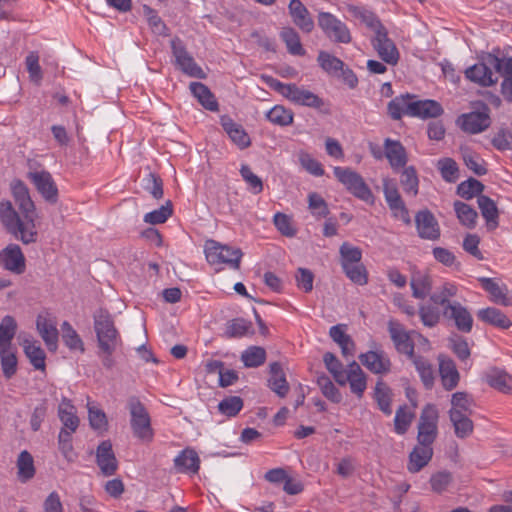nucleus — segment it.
Masks as SVG:
<instances>
[{
  "mask_svg": "<svg viewBox=\"0 0 512 512\" xmlns=\"http://www.w3.org/2000/svg\"><path fill=\"white\" fill-rule=\"evenodd\" d=\"M18 213L10 201L0 202V221L6 231L15 239L28 245L35 243L38 232L35 224V205L30 197L28 187L20 180L11 185Z\"/></svg>",
  "mask_w": 512,
  "mask_h": 512,
  "instance_id": "1",
  "label": "nucleus"
},
{
  "mask_svg": "<svg viewBox=\"0 0 512 512\" xmlns=\"http://www.w3.org/2000/svg\"><path fill=\"white\" fill-rule=\"evenodd\" d=\"M94 331L98 343V356L106 369H111L115 361L113 353L122 345L120 334L115 327L112 315L106 309H98L93 314Z\"/></svg>",
  "mask_w": 512,
  "mask_h": 512,
  "instance_id": "2",
  "label": "nucleus"
},
{
  "mask_svg": "<svg viewBox=\"0 0 512 512\" xmlns=\"http://www.w3.org/2000/svg\"><path fill=\"white\" fill-rule=\"evenodd\" d=\"M127 407L130 413V424L133 435L143 443H150L154 439V430L151 418L144 404L137 397L128 399Z\"/></svg>",
  "mask_w": 512,
  "mask_h": 512,
  "instance_id": "3",
  "label": "nucleus"
},
{
  "mask_svg": "<svg viewBox=\"0 0 512 512\" xmlns=\"http://www.w3.org/2000/svg\"><path fill=\"white\" fill-rule=\"evenodd\" d=\"M270 86L289 101L297 105L315 109H320L324 105V101L318 95L304 87H299L294 83L286 84L276 79H272Z\"/></svg>",
  "mask_w": 512,
  "mask_h": 512,
  "instance_id": "4",
  "label": "nucleus"
},
{
  "mask_svg": "<svg viewBox=\"0 0 512 512\" xmlns=\"http://www.w3.org/2000/svg\"><path fill=\"white\" fill-rule=\"evenodd\" d=\"M317 24L325 37L335 44H349L352 34L345 22L330 12L320 11L317 15Z\"/></svg>",
  "mask_w": 512,
  "mask_h": 512,
  "instance_id": "5",
  "label": "nucleus"
},
{
  "mask_svg": "<svg viewBox=\"0 0 512 512\" xmlns=\"http://www.w3.org/2000/svg\"><path fill=\"white\" fill-rule=\"evenodd\" d=\"M205 256L212 264H226L232 269H239L243 253L239 248L222 245L215 240H208L205 244Z\"/></svg>",
  "mask_w": 512,
  "mask_h": 512,
  "instance_id": "6",
  "label": "nucleus"
},
{
  "mask_svg": "<svg viewBox=\"0 0 512 512\" xmlns=\"http://www.w3.org/2000/svg\"><path fill=\"white\" fill-rule=\"evenodd\" d=\"M333 173L337 180L355 197L365 202H373L372 191L359 173L344 167H334Z\"/></svg>",
  "mask_w": 512,
  "mask_h": 512,
  "instance_id": "7",
  "label": "nucleus"
},
{
  "mask_svg": "<svg viewBox=\"0 0 512 512\" xmlns=\"http://www.w3.org/2000/svg\"><path fill=\"white\" fill-rule=\"evenodd\" d=\"M439 413L435 405H426L419 417L417 442L433 445L438 436Z\"/></svg>",
  "mask_w": 512,
  "mask_h": 512,
  "instance_id": "8",
  "label": "nucleus"
},
{
  "mask_svg": "<svg viewBox=\"0 0 512 512\" xmlns=\"http://www.w3.org/2000/svg\"><path fill=\"white\" fill-rule=\"evenodd\" d=\"M171 49L176 65L184 74L199 79L206 78L203 69L195 62L179 38L171 40Z\"/></svg>",
  "mask_w": 512,
  "mask_h": 512,
  "instance_id": "9",
  "label": "nucleus"
},
{
  "mask_svg": "<svg viewBox=\"0 0 512 512\" xmlns=\"http://www.w3.org/2000/svg\"><path fill=\"white\" fill-rule=\"evenodd\" d=\"M456 124L466 133H481L491 125L490 109L483 105L482 111L464 113L457 118Z\"/></svg>",
  "mask_w": 512,
  "mask_h": 512,
  "instance_id": "10",
  "label": "nucleus"
},
{
  "mask_svg": "<svg viewBox=\"0 0 512 512\" xmlns=\"http://www.w3.org/2000/svg\"><path fill=\"white\" fill-rule=\"evenodd\" d=\"M387 326L396 351L406 355L408 358L413 357L415 345L411 338L412 332L407 331L399 321L394 319L389 320Z\"/></svg>",
  "mask_w": 512,
  "mask_h": 512,
  "instance_id": "11",
  "label": "nucleus"
},
{
  "mask_svg": "<svg viewBox=\"0 0 512 512\" xmlns=\"http://www.w3.org/2000/svg\"><path fill=\"white\" fill-rule=\"evenodd\" d=\"M27 176L47 202L52 204L57 202L58 188L52 175L48 171H31Z\"/></svg>",
  "mask_w": 512,
  "mask_h": 512,
  "instance_id": "12",
  "label": "nucleus"
},
{
  "mask_svg": "<svg viewBox=\"0 0 512 512\" xmlns=\"http://www.w3.org/2000/svg\"><path fill=\"white\" fill-rule=\"evenodd\" d=\"M36 328L50 351L58 347L57 321L49 312L40 313L36 319Z\"/></svg>",
  "mask_w": 512,
  "mask_h": 512,
  "instance_id": "13",
  "label": "nucleus"
},
{
  "mask_svg": "<svg viewBox=\"0 0 512 512\" xmlns=\"http://www.w3.org/2000/svg\"><path fill=\"white\" fill-rule=\"evenodd\" d=\"M343 378V382L338 384L345 386L348 383L350 391L356 395L357 398H362L367 388V375L356 361H352L347 365Z\"/></svg>",
  "mask_w": 512,
  "mask_h": 512,
  "instance_id": "14",
  "label": "nucleus"
},
{
  "mask_svg": "<svg viewBox=\"0 0 512 512\" xmlns=\"http://www.w3.org/2000/svg\"><path fill=\"white\" fill-rule=\"evenodd\" d=\"M0 264L14 274H22L26 269L24 254L17 244H9L0 252Z\"/></svg>",
  "mask_w": 512,
  "mask_h": 512,
  "instance_id": "15",
  "label": "nucleus"
},
{
  "mask_svg": "<svg viewBox=\"0 0 512 512\" xmlns=\"http://www.w3.org/2000/svg\"><path fill=\"white\" fill-rule=\"evenodd\" d=\"M373 46L379 57L390 65H396L399 60V52L391 39L388 38L386 28L375 34Z\"/></svg>",
  "mask_w": 512,
  "mask_h": 512,
  "instance_id": "16",
  "label": "nucleus"
},
{
  "mask_svg": "<svg viewBox=\"0 0 512 512\" xmlns=\"http://www.w3.org/2000/svg\"><path fill=\"white\" fill-rule=\"evenodd\" d=\"M443 315L454 320V323L459 331L469 333L472 330L473 318L470 312L461 303L454 301L448 303L443 309Z\"/></svg>",
  "mask_w": 512,
  "mask_h": 512,
  "instance_id": "17",
  "label": "nucleus"
},
{
  "mask_svg": "<svg viewBox=\"0 0 512 512\" xmlns=\"http://www.w3.org/2000/svg\"><path fill=\"white\" fill-rule=\"evenodd\" d=\"M419 237L427 240H437L440 237V227L435 216L429 210L419 211L415 216Z\"/></svg>",
  "mask_w": 512,
  "mask_h": 512,
  "instance_id": "18",
  "label": "nucleus"
},
{
  "mask_svg": "<svg viewBox=\"0 0 512 512\" xmlns=\"http://www.w3.org/2000/svg\"><path fill=\"white\" fill-rule=\"evenodd\" d=\"M96 463L104 476H112L118 468V461L110 441H102L96 451Z\"/></svg>",
  "mask_w": 512,
  "mask_h": 512,
  "instance_id": "19",
  "label": "nucleus"
},
{
  "mask_svg": "<svg viewBox=\"0 0 512 512\" xmlns=\"http://www.w3.org/2000/svg\"><path fill=\"white\" fill-rule=\"evenodd\" d=\"M408 116L419 117L422 119L436 118L443 113V108L435 100H414L410 99V103L407 106Z\"/></svg>",
  "mask_w": 512,
  "mask_h": 512,
  "instance_id": "20",
  "label": "nucleus"
},
{
  "mask_svg": "<svg viewBox=\"0 0 512 512\" xmlns=\"http://www.w3.org/2000/svg\"><path fill=\"white\" fill-rule=\"evenodd\" d=\"M359 360L373 374H386L391 370V361L384 351H368L359 355Z\"/></svg>",
  "mask_w": 512,
  "mask_h": 512,
  "instance_id": "21",
  "label": "nucleus"
},
{
  "mask_svg": "<svg viewBox=\"0 0 512 512\" xmlns=\"http://www.w3.org/2000/svg\"><path fill=\"white\" fill-rule=\"evenodd\" d=\"M433 447L428 444H419L413 448L409 454V461L407 469L411 473H417L421 471L433 457Z\"/></svg>",
  "mask_w": 512,
  "mask_h": 512,
  "instance_id": "22",
  "label": "nucleus"
},
{
  "mask_svg": "<svg viewBox=\"0 0 512 512\" xmlns=\"http://www.w3.org/2000/svg\"><path fill=\"white\" fill-rule=\"evenodd\" d=\"M289 14L293 23L303 32L310 33L314 29V21L310 16L308 9L300 0H291L289 5Z\"/></svg>",
  "mask_w": 512,
  "mask_h": 512,
  "instance_id": "23",
  "label": "nucleus"
},
{
  "mask_svg": "<svg viewBox=\"0 0 512 512\" xmlns=\"http://www.w3.org/2000/svg\"><path fill=\"white\" fill-rule=\"evenodd\" d=\"M438 360L442 385L446 390L450 391L458 385L460 380L456 364L451 358L444 355H440Z\"/></svg>",
  "mask_w": 512,
  "mask_h": 512,
  "instance_id": "24",
  "label": "nucleus"
},
{
  "mask_svg": "<svg viewBox=\"0 0 512 512\" xmlns=\"http://www.w3.org/2000/svg\"><path fill=\"white\" fill-rule=\"evenodd\" d=\"M482 288L490 294L491 301L502 306H510L512 298L508 296V288L505 284L499 285L494 279L487 277L478 278Z\"/></svg>",
  "mask_w": 512,
  "mask_h": 512,
  "instance_id": "25",
  "label": "nucleus"
},
{
  "mask_svg": "<svg viewBox=\"0 0 512 512\" xmlns=\"http://www.w3.org/2000/svg\"><path fill=\"white\" fill-rule=\"evenodd\" d=\"M385 156L393 170L405 167L407 163V154L404 146L390 138L384 141Z\"/></svg>",
  "mask_w": 512,
  "mask_h": 512,
  "instance_id": "26",
  "label": "nucleus"
},
{
  "mask_svg": "<svg viewBox=\"0 0 512 512\" xmlns=\"http://www.w3.org/2000/svg\"><path fill=\"white\" fill-rule=\"evenodd\" d=\"M175 470L179 473H197L200 459L193 449L182 450L174 459Z\"/></svg>",
  "mask_w": 512,
  "mask_h": 512,
  "instance_id": "27",
  "label": "nucleus"
},
{
  "mask_svg": "<svg viewBox=\"0 0 512 512\" xmlns=\"http://www.w3.org/2000/svg\"><path fill=\"white\" fill-rule=\"evenodd\" d=\"M221 124L225 132L229 135L230 139L240 149L250 146L251 141L249 135L246 133L242 125L234 122L231 118L223 117Z\"/></svg>",
  "mask_w": 512,
  "mask_h": 512,
  "instance_id": "28",
  "label": "nucleus"
},
{
  "mask_svg": "<svg viewBox=\"0 0 512 512\" xmlns=\"http://www.w3.org/2000/svg\"><path fill=\"white\" fill-rule=\"evenodd\" d=\"M270 378L268 379L269 388L276 393L279 397H285L289 392V384L286 380L283 369L278 362H273L269 365Z\"/></svg>",
  "mask_w": 512,
  "mask_h": 512,
  "instance_id": "29",
  "label": "nucleus"
},
{
  "mask_svg": "<svg viewBox=\"0 0 512 512\" xmlns=\"http://www.w3.org/2000/svg\"><path fill=\"white\" fill-rule=\"evenodd\" d=\"M488 385L501 393L512 395V376L506 371L492 368L486 373Z\"/></svg>",
  "mask_w": 512,
  "mask_h": 512,
  "instance_id": "30",
  "label": "nucleus"
},
{
  "mask_svg": "<svg viewBox=\"0 0 512 512\" xmlns=\"http://www.w3.org/2000/svg\"><path fill=\"white\" fill-rule=\"evenodd\" d=\"M475 406L474 399L466 392H456L451 396L449 416L472 415Z\"/></svg>",
  "mask_w": 512,
  "mask_h": 512,
  "instance_id": "31",
  "label": "nucleus"
},
{
  "mask_svg": "<svg viewBox=\"0 0 512 512\" xmlns=\"http://www.w3.org/2000/svg\"><path fill=\"white\" fill-rule=\"evenodd\" d=\"M492 75L491 69L484 63L474 64L465 71L466 78L483 87L492 86L497 82Z\"/></svg>",
  "mask_w": 512,
  "mask_h": 512,
  "instance_id": "32",
  "label": "nucleus"
},
{
  "mask_svg": "<svg viewBox=\"0 0 512 512\" xmlns=\"http://www.w3.org/2000/svg\"><path fill=\"white\" fill-rule=\"evenodd\" d=\"M191 93L198 102L209 111H218L219 105L210 89L203 83L191 82L190 83Z\"/></svg>",
  "mask_w": 512,
  "mask_h": 512,
  "instance_id": "33",
  "label": "nucleus"
},
{
  "mask_svg": "<svg viewBox=\"0 0 512 512\" xmlns=\"http://www.w3.org/2000/svg\"><path fill=\"white\" fill-rule=\"evenodd\" d=\"M410 285L413 297L424 299L432 290V278L425 272L416 271L412 274Z\"/></svg>",
  "mask_w": 512,
  "mask_h": 512,
  "instance_id": "34",
  "label": "nucleus"
},
{
  "mask_svg": "<svg viewBox=\"0 0 512 512\" xmlns=\"http://www.w3.org/2000/svg\"><path fill=\"white\" fill-rule=\"evenodd\" d=\"M477 317L481 321L501 329H508L512 325L511 320L502 311L494 307L479 310Z\"/></svg>",
  "mask_w": 512,
  "mask_h": 512,
  "instance_id": "35",
  "label": "nucleus"
},
{
  "mask_svg": "<svg viewBox=\"0 0 512 512\" xmlns=\"http://www.w3.org/2000/svg\"><path fill=\"white\" fill-rule=\"evenodd\" d=\"M58 416L63 424V428L76 431L79 426V418L76 415V409L71 401L63 398L58 407Z\"/></svg>",
  "mask_w": 512,
  "mask_h": 512,
  "instance_id": "36",
  "label": "nucleus"
},
{
  "mask_svg": "<svg viewBox=\"0 0 512 512\" xmlns=\"http://www.w3.org/2000/svg\"><path fill=\"white\" fill-rule=\"evenodd\" d=\"M348 12L359 19L363 24H365L369 29H371L375 34L385 28L380 22L379 18L375 13L365 9L364 7L349 5L347 7Z\"/></svg>",
  "mask_w": 512,
  "mask_h": 512,
  "instance_id": "37",
  "label": "nucleus"
},
{
  "mask_svg": "<svg viewBox=\"0 0 512 512\" xmlns=\"http://www.w3.org/2000/svg\"><path fill=\"white\" fill-rule=\"evenodd\" d=\"M477 202L488 228L494 230L498 226V208L495 202L485 195H479Z\"/></svg>",
  "mask_w": 512,
  "mask_h": 512,
  "instance_id": "38",
  "label": "nucleus"
},
{
  "mask_svg": "<svg viewBox=\"0 0 512 512\" xmlns=\"http://www.w3.org/2000/svg\"><path fill=\"white\" fill-rule=\"evenodd\" d=\"M16 465L17 476L22 483H25L34 477V459L28 451L24 450L19 454Z\"/></svg>",
  "mask_w": 512,
  "mask_h": 512,
  "instance_id": "39",
  "label": "nucleus"
},
{
  "mask_svg": "<svg viewBox=\"0 0 512 512\" xmlns=\"http://www.w3.org/2000/svg\"><path fill=\"white\" fill-rule=\"evenodd\" d=\"M413 362L420 378L426 388H431L434 382V372L431 363L428 359L423 356L413 354V357H409Z\"/></svg>",
  "mask_w": 512,
  "mask_h": 512,
  "instance_id": "40",
  "label": "nucleus"
},
{
  "mask_svg": "<svg viewBox=\"0 0 512 512\" xmlns=\"http://www.w3.org/2000/svg\"><path fill=\"white\" fill-rule=\"evenodd\" d=\"M17 331L15 319L6 315L0 323V349L13 347L12 341Z\"/></svg>",
  "mask_w": 512,
  "mask_h": 512,
  "instance_id": "41",
  "label": "nucleus"
},
{
  "mask_svg": "<svg viewBox=\"0 0 512 512\" xmlns=\"http://www.w3.org/2000/svg\"><path fill=\"white\" fill-rule=\"evenodd\" d=\"M280 37L286 44L287 50L292 55L303 56L305 50L301 44L299 34L291 27H285L280 32Z\"/></svg>",
  "mask_w": 512,
  "mask_h": 512,
  "instance_id": "42",
  "label": "nucleus"
},
{
  "mask_svg": "<svg viewBox=\"0 0 512 512\" xmlns=\"http://www.w3.org/2000/svg\"><path fill=\"white\" fill-rule=\"evenodd\" d=\"M374 399L384 414L391 415V389L382 380H378L375 385Z\"/></svg>",
  "mask_w": 512,
  "mask_h": 512,
  "instance_id": "43",
  "label": "nucleus"
},
{
  "mask_svg": "<svg viewBox=\"0 0 512 512\" xmlns=\"http://www.w3.org/2000/svg\"><path fill=\"white\" fill-rule=\"evenodd\" d=\"M319 66L330 75H339L345 63L338 57L326 51H320L317 56Z\"/></svg>",
  "mask_w": 512,
  "mask_h": 512,
  "instance_id": "44",
  "label": "nucleus"
},
{
  "mask_svg": "<svg viewBox=\"0 0 512 512\" xmlns=\"http://www.w3.org/2000/svg\"><path fill=\"white\" fill-rule=\"evenodd\" d=\"M253 334L254 330L252 323L243 318L233 319L227 324L226 335L229 338H241Z\"/></svg>",
  "mask_w": 512,
  "mask_h": 512,
  "instance_id": "45",
  "label": "nucleus"
},
{
  "mask_svg": "<svg viewBox=\"0 0 512 512\" xmlns=\"http://www.w3.org/2000/svg\"><path fill=\"white\" fill-rule=\"evenodd\" d=\"M24 352L35 369H45V352L36 342L26 340L24 342Z\"/></svg>",
  "mask_w": 512,
  "mask_h": 512,
  "instance_id": "46",
  "label": "nucleus"
},
{
  "mask_svg": "<svg viewBox=\"0 0 512 512\" xmlns=\"http://www.w3.org/2000/svg\"><path fill=\"white\" fill-rule=\"evenodd\" d=\"M471 415L449 416L453 425L454 433L458 438L465 439L473 433L474 425L470 419Z\"/></svg>",
  "mask_w": 512,
  "mask_h": 512,
  "instance_id": "47",
  "label": "nucleus"
},
{
  "mask_svg": "<svg viewBox=\"0 0 512 512\" xmlns=\"http://www.w3.org/2000/svg\"><path fill=\"white\" fill-rule=\"evenodd\" d=\"M454 209L460 223L468 228H473L476 225L477 212L468 204L455 201Z\"/></svg>",
  "mask_w": 512,
  "mask_h": 512,
  "instance_id": "48",
  "label": "nucleus"
},
{
  "mask_svg": "<svg viewBox=\"0 0 512 512\" xmlns=\"http://www.w3.org/2000/svg\"><path fill=\"white\" fill-rule=\"evenodd\" d=\"M0 360L4 376L10 379L17 371V357L14 348L0 349Z\"/></svg>",
  "mask_w": 512,
  "mask_h": 512,
  "instance_id": "49",
  "label": "nucleus"
},
{
  "mask_svg": "<svg viewBox=\"0 0 512 512\" xmlns=\"http://www.w3.org/2000/svg\"><path fill=\"white\" fill-rule=\"evenodd\" d=\"M266 116L271 123L279 126H288L292 124L294 118L292 110L281 105H276L271 108L267 112Z\"/></svg>",
  "mask_w": 512,
  "mask_h": 512,
  "instance_id": "50",
  "label": "nucleus"
},
{
  "mask_svg": "<svg viewBox=\"0 0 512 512\" xmlns=\"http://www.w3.org/2000/svg\"><path fill=\"white\" fill-rule=\"evenodd\" d=\"M457 292L458 288L455 284L445 282L437 291L430 295V300L444 309L448 303H451L449 299L456 296Z\"/></svg>",
  "mask_w": 512,
  "mask_h": 512,
  "instance_id": "51",
  "label": "nucleus"
},
{
  "mask_svg": "<svg viewBox=\"0 0 512 512\" xmlns=\"http://www.w3.org/2000/svg\"><path fill=\"white\" fill-rule=\"evenodd\" d=\"M241 360L246 367H259L266 360V351L262 347L251 346L242 353Z\"/></svg>",
  "mask_w": 512,
  "mask_h": 512,
  "instance_id": "52",
  "label": "nucleus"
},
{
  "mask_svg": "<svg viewBox=\"0 0 512 512\" xmlns=\"http://www.w3.org/2000/svg\"><path fill=\"white\" fill-rule=\"evenodd\" d=\"M414 96L406 94L405 96L396 97L388 103V114L393 120H400L403 114L408 115V104Z\"/></svg>",
  "mask_w": 512,
  "mask_h": 512,
  "instance_id": "53",
  "label": "nucleus"
},
{
  "mask_svg": "<svg viewBox=\"0 0 512 512\" xmlns=\"http://www.w3.org/2000/svg\"><path fill=\"white\" fill-rule=\"evenodd\" d=\"M400 183L403 187V190L406 193H409L413 196H416L418 193V176L416 169L413 166L403 167Z\"/></svg>",
  "mask_w": 512,
  "mask_h": 512,
  "instance_id": "54",
  "label": "nucleus"
},
{
  "mask_svg": "<svg viewBox=\"0 0 512 512\" xmlns=\"http://www.w3.org/2000/svg\"><path fill=\"white\" fill-rule=\"evenodd\" d=\"M62 339L65 345L72 350L84 351V344L80 336L67 321H64L61 325Z\"/></svg>",
  "mask_w": 512,
  "mask_h": 512,
  "instance_id": "55",
  "label": "nucleus"
},
{
  "mask_svg": "<svg viewBox=\"0 0 512 512\" xmlns=\"http://www.w3.org/2000/svg\"><path fill=\"white\" fill-rule=\"evenodd\" d=\"M341 256V266L346 267L360 263L362 259V251L360 248L352 246L348 242H344L339 249Z\"/></svg>",
  "mask_w": 512,
  "mask_h": 512,
  "instance_id": "56",
  "label": "nucleus"
},
{
  "mask_svg": "<svg viewBox=\"0 0 512 512\" xmlns=\"http://www.w3.org/2000/svg\"><path fill=\"white\" fill-rule=\"evenodd\" d=\"M317 385L319 386L322 394L334 403H339L342 399V395L336 386L333 384L331 379L325 375L321 374L317 377Z\"/></svg>",
  "mask_w": 512,
  "mask_h": 512,
  "instance_id": "57",
  "label": "nucleus"
},
{
  "mask_svg": "<svg viewBox=\"0 0 512 512\" xmlns=\"http://www.w3.org/2000/svg\"><path fill=\"white\" fill-rule=\"evenodd\" d=\"M483 189L484 185L480 181L474 178H469L468 180L463 181L458 185L457 194L460 197L469 200L474 196L479 195Z\"/></svg>",
  "mask_w": 512,
  "mask_h": 512,
  "instance_id": "58",
  "label": "nucleus"
},
{
  "mask_svg": "<svg viewBox=\"0 0 512 512\" xmlns=\"http://www.w3.org/2000/svg\"><path fill=\"white\" fill-rule=\"evenodd\" d=\"M323 362L326 369L332 374L334 380L337 383L343 382V374L346 369L343 368V364L332 352H326L323 356Z\"/></svg>",
  "mask_w": 512,
  "mask_h": 512,
  "instance_id": "59",
  "label": "nucleus"
},
{
  "mask_svg": "<svg viewBox=\"0 0 512 512\" xmlns=\"http://www.w3.org/2000/svg\"><path fill=\"white\" fill-rule=\"evenodd\" d=\"M418 314L423 325L428 328H433L440 322V311L435 306L421 305Z\"/></svg>",
  "mask_w": 512,
  "mask_h": 512,
  "instance_id": "60",
  "label": "nucleus"
},
{
  "mask_svg": "<svg viewBox=\"0 0 512 512\" xmlns=\"http://www.w3.org/2000/svg\"><path fill=\"white\" fill-rule=\"evenodd\" d=\"M346 276L357 285H366L368 282V273L363 264L357 263L342 267Z\"/></svg>",
  "mask_w": 512,
  "mask_h": 512,
  "instance_id": "61",
  "label": "nucleus"
},
{
  "mask_svg": "<svg viewBox=\"0 0 512 512\" xmlns=\"http://www.w3.org/2000/svg\"><path fill=\"white\" fill-rule=\"evenodd\" d=\"M172 212V203L167 201L160 208L145 214L144 221L150 224H162L172 215Z\"/></svg>",
  "mask_w": 512,
  "mask_h": 512,
  "instance_id": "62",
  "label": "nucleus"
},
{
  "mask_svg": "<svg viewBox=\"0 0 512 512\" xmlns=\"http://www.w3.org/2000/svg\"><path fill=\"white\" fill-rule=\"evenodd\" d=\"M242 407L243 400L239 396L227 397L218 404L219 411L228 417L236 416Z\"/></svg>",
  "mask_w": 512,
  "mask_h": 512,
  "instance_id": "63",
  "label": "nucleus"
},
{
  "mask_svg": "<svg viewBox=\"0 0 512 512\" xmlns=\"http://www.w3.org/2000/svg\"><path fill=\"white\" fill-rule=\"evenodd\" d=\"M437 167L445 181L455 182L458 179V166L452 158L440 159Z\"/></svg>",
  "mask_w": 512,
  "mask_h": 512,
  "instance_id": "64",
  "label": "nucleus"
}]
</instances>
